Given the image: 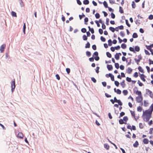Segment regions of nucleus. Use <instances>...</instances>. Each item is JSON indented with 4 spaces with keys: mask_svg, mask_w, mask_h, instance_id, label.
I'll return each instance as SVG.
<instances>
[{
    "mask_svg": "<svg viewBox=\"0 0 153 153\" xmlns=\"http://www.w3.org/2000/svg\"><path fill=\"white\" fill-rule=\"evenodd\" d=\"M151 114L152 113H150L149 111H143L142 117L144 120L146 122H148L151 117Z\"/></svg>",
    "mask_w": 153,
    "mask_h": 153,
    "instance_id": "obj_1",
    "label": "nucleus"
},
{
    "mask_svg": "<svg viewBox=\"0 0 153 153\" xmlns=\"http://www.w3.org/2000/svg\"><path fill=\"white\" fill-rule=\"evenodd\" d=\"M10 84L11 91L12 92H13L16 86L15 80H14L11 81L10 82Z\"/></svg>",
    "mask_w": 153,
    "mask_h": 153,
    "instance_id": "obj_2",
    "label": "nucleus"
},
{
    "mask_svg": "<svg viewBox=\"0 0 153 153\" xmlns=\"http://www.w3.org/2000/svg\"><path fill=\"white\" fill-rule=\"evenodd\" d=\"M143 100L142 96H138L136 97V100L138 103L141 102Z\"/></svg>",
    "mask_w": 153,
    "mask_h": 153,
    "instance_id": "obj_3",
    "label": "nucleus"
},
{
    "mask_svg": "<svg viewBox=\"0 0 153 153\" xmlns=\"http://www.w3.org/2000/svg\"><path fill=\"white\" fill-rule=\"evenodd\" d=\"M146 94L148 95L151 97L152 98L153 97V94L152 92L149 89L146 90Z\"/></svg>",
    "mask_w": 153,
    "mask_h": 153,
    "instance_id": "obj_4",
    "label": "nucleus"
},
{
    "mask_svg": "<svg viewBox=\"0 0 153 153\" xmlns=\"http://www.w3.org/2000/svg\"><path fill=\"white\" fill-rule=\"evenodd\" d=\"M5 46V44H3L1 46L0 48V51L1 53H3L4 52Z\"/></svg>",
    "mask_w": 153,
    "mask_h": 153,
    "instance_id": "obj_5",
    "label": "nucleus"
},
{
    "mask_svg": "<svg viewBox=\"0 0 153 153\" xmlns=\"http://www.w3.org/2000/svg\"><path fill=\"white\" fill-rule=\"evenodd\" d=\"M17 137L20 139H23L24 137V135L22 132H19L18 133Z\"/></svg>",
    "mask_w": 153,
    "mask_h": 153,
    "instance_id": "obj_6",
    "label": "nucleus"
},
{
    "mask_svg": "<svg viewBox=\"0 0 153 153\" xmlns=\"http://www.w3.org/2000/svg\"><path fill=\"white\" fill-rule=\"evenodd\" d=\"M138 59H137L136 58L134 59V60L135 61V62H139L140 60L142 59V57L141 56V55H140L138 56Z\"/></svg>",
    "mask_w": 153,
    "mask_h": 153,
    "instance_id": "obj_7",
    "label": "nucleus"
},
{
    "mask_svg": "<svg viewBox=\"0 0 153 153\" xmlns=\"http://www.w3.org/2000/svg\"><path fill=\"white\" fill-rule=\"evenodd\" d=\"M147 111H149L150 113H152L153 111V104H152L150 107V109L146 110Z\"/></svg>",
    "mask_w": 153,
    "mask_h": 153,
    "instance_id": "obj_8",
    "label": "nucleus"
},
{
    "mask_svg": "<svg viewBox=\"0 0 153 153\" xmlns=\"http://www.w3.org/2000/svg\"><path fill=\"white\" fill-rule=\"evenodd\" d=\"M107 68L109 71L111 70L113 68V67L111 65H107Z\"/></svg>",
    "mask_w": 153,
    "mask_h": 153,
    "instance_id": "obj_9",
    "label": "nucleus"
},
{
    "mask_svg": "<svg viewBox=\"0 0 153 153\" xmlns=\"http://www.w3.org/2000/svg\"><path fill=\"white\" fill-rule=\"evenodd\" d=\"M104 147L107 150H108L109 148V146L107 143L104 144Z\"/></svg>",
    "mask_w": 153,
    "mask_h": 153,
    "instance_id": "obj_10",
    "label": "nucleus"
},
{
    "mask_svg": "<svg viewBox=\"0 0 153 153\" xmlns=\"http://www.w3.org/2000/svg\"><path fill=\"white\" fill-rule=\"evenodd\" d=\"M121 85L123 88H124L125 86V80H123L120 83Z\"/></svg>",
    "mask_w": 153,
    "mask_h": 153,
    "instance_id": "obj_11",
    "label": "nucleus"
},
{
    "mask_svg": "<svg viewBox=\"0 0 153 153\" xmlns=\"http://www.w3.org/2000/svg\"><path fill=\"white\" fill-rule=\"evenodd\" d=\"M127 73L128 74H130L131 72L132 71V69L128 67L127 69Z\"/></svg>",
    "mask_w": 153,
    "mask_h": 153,
    "instance_id": "obj_12",
    "label": "nucleus"
},
{
    "mask_svg": "<svg viewBox=\"0 0 153 153\" xmlns=\"http://www.w3.org/2000/svg\"><path fill=\"white\" fill-rule=\"evenodd\" d=\"M143 142L144 144H147L149 142V140L145 138L143 140Z\"/></svg>",
    "mask_w": 153,
    "mask_h": 153,
    "instance_id": "obj_13",
    "label": "nucleus"
},
{
    "mask_svg": "<svg viewBox=\"0 0 153 153\" xmlns=\"http://www.w3.org/2000/svg\"><path fill=\"white\" fill-rule=\"evenodd\" d=\"M138 145V143L137 141H136L133 145V146L135 147H137Z\"/></svg>",
    "mask_w": 153,
    "mask_h": 153,
    "instance_id": "obj_14",
    "label": "nucleus"
},
{
    "mask_svg": "<svg viewBox=\"0 0 153 153\" xmlns=\"http://www.w3.org/2000/svg\"><path fill=\"white\" fill-rule=\"evenodd\" d=\"M136 94L138 95V96H142L141 93L140 91H137L136 92Z\"/></svg>",
    "mask_w": 153,
    "mask_h": 153,
    "instance_id": "obj_15",
    "label": "nucleus"
},
{
    "mask_svg": "<svg viewBox=\"0 0 153 153\" xmlns=\"http://www.w3.org/2000/svg\"><path fill=\"white\" fill-rule=\"evenodd\" d=\"M123 93L125 96H126L128 94V92L127 90H124L123 91Z\"/></svg>",
    "mask_w": 153,
    "mask_h": 153,
    "instance_id": "obj_16",
    "label": "nucleus"
},
{
    "mask_svg": "<svg viewBox=\"0 0 153 153\" xmlns=\"http://www.w3.org/2000/svg\"><path fill=\"white\" fill-rule=\"evenodd\" d=\"M83 4H88L89 3V1L88 0H84L83 1Z\"/></svg>",
    "mask_w": 153,
    "mask_h": 153,
    "instance_id": "obj_17",
    "label": "nucleus"
},
{
    "mask_svg": "<svg viewBox=\"0 0 153 153\" xmlns=\"http://www.w3.org/2000/svg\"><path fill=\"white\" fill-rule=\"evenodd\" d=\"M25 28H26V25L25 23H24V25L23 26V32L24 34L25 33Z\"/></svg>",
    "mask_w": 153,
    "mask_h": 153,
    "instance_id": "obj_18",
    "label": "nucleus"
},
{
    "mask_svg": "<svg viewBox=\"0 0 153 153\" xmlns=\"http://www.w3.org/2000/svg\"><path fill=\"white\" fill-rule=\"evenodd\" d=\"M115 58L117 60H118L119 59V55L117 53L115 55Z\"/></svg>",
    "mask_w": 153,
    "mask_h": 153,
    "instance_id": "obj_19",
    "label": "nucleus"
},
{
    "mask_svg": "<svg viewBox=\"0 0 153 153\" xmlns=\"http://www.w3.org/2000/svg\"><path fill=\"white\" fill-rule=\"evenodd\" d=\"M132 36L133 38H135L138 37V35L136 33H134L133 34Z\"/></svg>",
    "mask_w": 153,
    "mask_h": 153,
    "instance_id": "obj_20",
    "label": "nucleus"
},
{
    "mask_svg": "<svg viewBox=\"0 0 153 153\" xmlns=\"http://www.w3.org/2000/svg\"><path fill=\"white\" fill-rule=\"evenodd\" d=\"M121 48L123 49H125L126 47V45L125 44H122L121 45Z\"/></svg>",
    "mask_w": 153,
    "mask_h": 153,
    "instance_id": "obj_21",
    "label": "nucleus"
},
{
    "mask_svg": "<svg viewBox=\"0 0 153 153\" xmlns=\"http://www.w3.org/2000/svg\"><path fill=\"white\" fill-rule=\"evenodd\" d=\"M90 47V44L89 42H88L86 44L85 46V48H89Z\"/></svg>",
    "mask_w": 153,
    "mask_h": 153,
    "instance_id": "obj_22",
    "label": "nucleus"
},
{
    "mask_svg": "<svg viewBox=\"0 0 153 153\" xmlns=\"http://www.w3.org/2000/svg\"><path fill=\"white\" fill-rule=\"evenodd\" d=\"M11 14L12 16L16 17V13L14 11H12L11 12Z\"/></svg>",
    "mask_w": 153,
    "mask_h": 153,
    "instance_id": "obj_23",
    "label": "nucleus"
},
{
    "mask_svg": "<svg viewBox=\"0 0 153 153\" xmlns=\"http://www.w3.org/2000/svg\"><path fill=\"white\" fill-rule=\"evenodd\" d=\"M138 69L139 71L142 73L143 72V70L140 66H139L138 68Z\"/></svg>",
    "mask_w": 153,
    "mask_h": 153,
    "instance_id": "obj_24",
    "label": "nucleus"
},
{
    "mask_svg": "<svg viewBox=\"0 0 153 153\" xmlns=\"http://www.w3.org/2000/svg\"><path fill=\"white\" fill-rule=\"evenodd\" d=\"M109 29L113 32H114L115 30V28L112 27H110Z\"/></svg>",
    "mask_w": 153,
    "mask_h": 153,
    "instance_id": "obj_25",
    "label": "nucleus"
},
{
    "mask_svg": "<svg viewBox=\"0 0 153 153\" xmlns=\"http://www.w3.org/2000/svg\"><path fill=\"white\" fill-rule=\"evenodd\" d=\"M135 50L137 52H138L140 51V48L138 46H136L135 48Z\"/></svg>",
    "mask_w": 153,
    "mask_h": 153,
    "instance_id": "obj_26",
    "label": "nucleus"
},
{
    "mask_svg": "<svg viewBox=\"0 0 153 153\" xmlns=\"http://www.w3.org/2000/svg\"><path fill=\"white\" fill-rule=\"evenodd\" d=\"M108 45L109 46H111L112 45V41L111 39H109L108 41Z\"/></svg>",
    "mask_w": 153,
    "mask_h": 153,
    "instance_id": "obj_27",
    "label": "nucleus"
},
{
    "mask_svg": "<svg viewBox=\"0 0 153 153\" xmlns=\"http://www.w3.org/2000/svg\"><path fill=\"white\" fill-rule=\"evenodd\" d=\"M116 93L118 94H121V91L120 89H117Z\"/></svg>",
    "mask_w": 153,
    "mask_h": 153,
    "instance_id": "obj_28",
    "label": "nucleus"
},
{
    "mask_svg": "<svg viewBox=\"0 0 153 153\" xmlns=\"http://www.w3.org/2000/svg\"><path fill=\"white\" fill-rule=\"evenodd\" d=\"M142 108L141 107L139 106L137 108V111L139 112H141L142 111Z\"/></svg>",
    "mask_w": 153,
    "mask_h": 153,
    "instance_id": "obj_29",
    "label": "nucleus"
},
{
    "mask_svg": "<svg viewBox=\"0 0 153 153\" xmlns=\"http://www.w3.org/2000/svg\"><path fill=\"white\" fill-rule=\"evenodd\" d=\"M106 55L107 57L109 58H111V54L108 52H107L106 53Z\"/></svg>",
    "mask_w": 153,
    "mask_h": 153,
    "instance_id": "obj_30",
    "label": "nucleus"
},
{
    "mask_svg": "<svg viewBox=\"0 0 153 153\" xmlns=\"http://www.w3.org/2000/svg\"><path fill=\"white\" fill-rule=\"evenodd\" d=\"M95 16L97 19H99L100 17V15L99 13H97L95 14Z\"/></svg>",
    "mask_w": 153,
    "mask_h": 153,
    "instance_id": "obj_31",
    "label": "nucleus"
},
{
    "mask_svg": "<svg viewBox=\"0 0 153 153\" xmlns=\"http://www.w3.org/2000/svg\"><path fill=\"white\" fill-rule=\"evenodd\" d=\"M103 4L104 5V6L106 8H107V7H108V4H107V2L105 1L103 2Z\"/></svg>",
    "mask_w": 153,
    "mask_h": 153,
    "instance_id": "obj_32",
    "label": "nucleus"
},
{
    "mask_svg": "<svg viewBox=\"0 0 153 153\" xmlns=\"http://www.w3.org/2000/svg\"><path fill=\"white\" fill-rule=\"evenodd\" d=\"M119 12L121 13H123V12L122 8L121 7H119Z\"/></svg>",
    "mask_w": 153,
    "mask_h": 153,
    "instance_id": "obj_33",
    "label": "nucleus"
},
{
    "mask_svg": "<svg viewBox=\"0 0 153 153\" xmlns=\"http://www.w3.org/2000/svg\"><path fill=\"white\" fill-rule=\"evenodd\" d=\"M146 48L149 50H150V51L151 50H152L151 49V47L150 46V45H149V46H148V45H146Z\"/></svg>",
    "mask_w": 153,
    "mask_h": 153,
    "instance_id": "obj_34",
    "label": "nucleus"
},
{
    "mask_svg": "<svg viewBox=\"0 0 153 153\" xmlns=\"http://www.w3.org/2000/svg\"><path fill=\"white\" fill-rule=\"evenodd\" d=\"M100 39H101V40L103 42H104L105 41V38H104V37H103V36H101V37Z\"/></svg>",
    "mask_w": 153,
    "mask_h": 153,
    "instance_id": "obj_35",
    "label": "nucleus"
},
{
    "mask_svg": "<svg viewBox=\"0 0 153 153\" xmlns=\"http://www.w3.org/2000/svg\"><path fill=\"white\" fill-rule=\"evenodd\" d=\"M114 84L117 87L119 86V82L117 81H114Z\"/></svg>",
    "mask_w": 153,
    "mask_h": 153,
    "instance_id": "obj_36",
    "label": "nucleus"
},
{
    "mask_svg": "<svg viewBox=\"0 0 153 153\" xmlns=\"http://www.w3.org/2000/svg\"><path fill=\"white\" fill-rule=\"evenodd\" d=\"M132 8H135V4L134 3V2L133 1L132 2Z\"/></svg>",
    "mask_w": 153,
    "mask_h": 153,
    "instance_id": "obj_37",
    "label": "nucleus"
},
{
    "mask_svg": "<svg viewBox=\"0 0 153 153\" xmlns=\"http://www.w3.org/2000/svg\"><path fill=\"white\" fill-rule=\"evenodd\" d=\"M119 123L121 124H123L124 123V122H123V120L122 119H120L119 120Z\"/></svg>",
    "mask_w": 153,
    "mask_h": 153,
    "instance_id": "obj_38",
    "label": "nucleus"
},
{
    "mask_svg": "<svg viewBox=\"0 0 153 153\" xmlns=\"http://www.w3.org/2000/svg\"><path fill=\"white\" fill-rule=\"evenodd\" d=\"M137 83L139 84V85L140 86H142L143 85V84L139 80H138Z\"/></svg>",
    "mask_w": 153,
    "mask_h": 153,
    "instance_id": "obj_39",
    "label": "nucleus"
},
{
    "mask_svg": "<svg viewBox=\"0 0 153 153\" xmlns=\"http://www.w3.org/2000/svg\"><path fill=\"white\" fill-rule=\"evenodd\" d=\"M86 54L88 56H90L91 55V53L89 51H87L86 52Z\"/></svg>",
    "mask_w": 153,
    "mask_h": 153,
    "instance_id": "obj_40",
    "label": "nucleus"
},
{
    "mask_svg": "<svg viewBox=\"0 0 153 153\" xmlns=\"http://www.w3.org/2000/svg\"><path fill=\"white\" fill-rule=\"evenodd\" d=\"M115 66L116 68L117 69H118L119 68V64L118 63H115Z\"/></svg>",
    "mask_w": 153,
    "mask_h": 153,
    "instance_id": "obj_41",
    "label": "nucleus"
},
{
    "mask_svg": "<svg viewBox=\"0 0 153 153\" xmlns=\"http://www.w3.org/2000/svg\"><path fill=\"white\" fill-rule=\"evenodd\" d=\"M116 102H117L118 104H119V105H122V103L121 102V101L120 100H118Z\"/></svg>",
    "mask_w": 153,
    "mask_h": 153,
    "instance_id": "obj_42",
    "label": "nucleus"
},
{
    "mask_svg": "<svg viewBox=\"0 0 153 153\" xmlns=\"http://www.w3.org/2000/svg\"><path fill=\"white\" fill-rule=\"evenodd\" d=\"M82 38L83 39V40H86L87 39V37L85 35H84L83 36Z\"/></svg>",
    "mask_w": 153,
    "mask_h": 153,
    "instance_id": "obj_43",
    "label": "nucleus"
},
{
    "mask_svg": "<svg viewBox=\"0 0 153 153\" xmlns=\"http://www.w3.org/2000/svg\"><path fill=\"white\" fill-rule=\"evenodd\" d=\"M126 24L128 26V27H130V25L128 23V21L127 20H126Z\"/></svg>",
    "mask_w": 153,
    "mask_h": 153,
    "instance_id": "obj_44",
    "label": "nucleus"
},
{
    "mask_svg": "<svg viewBox=\"0 0 153 153\" xmlns=\"http://www.w3.org/2000/svg\"><path fill=\"white\" fill-rule=\"evenodd\" d=\"M66 71L68 74H69L70 71V70L69 68H66Z\"/></svg>",
    "mask_w": 153,
    "mask_h": 153,
    "instance_id": "obj_45",
    "label": "nucleus"
},
{
    "mask_svg": "<svg viewBox=\"0 0 153 153\" xmlns=\"http://www.w3.org/2000/svg\"><path fill=\"white\" fill-rule=\"evenodd\" d=\"M81 31L83 33H85L86 32V30L85 28H83L81 29Z\"/></svg>",
    "mask_w": 153,
    "mask_h": 153,
    "instance_id": "obj_46",
    "label": "nucleus"
},
{
    "mask_svg": "<svg viewBox=\"0 0 153 153\" xmlns=\"http://www.w3.org/2000/svg\"><path fill=\"white\" fill-rule=\"evenodd\" d=\"M92 81L96 83V80L94 77H92L91 78Z\"/></svg>",
    "mask_w": 153,
    "mask_h": 153,
    "instance_id": "obj_47",
    "label": "nucleus"
},
{
    "mask_svg": "<svg viewBox=\"0 0 153 153\" xmlns=\"http://www.w3.org/2000/svg\"><path fill=\"white\" fill-rule=\"evenodd\" d=\"M99 33L100 34H102L103 33V30L101 29H99Z\"/></svg>",
    "mask_w": 153,
    "mask_h": 153,
    "instance_id": "obj_48",
    "label": "nucleus"
},
{
    "mask_svg": "<svg viewBox=\"0 0 153 153\" xmlns=\"http://www.w3.org/2000/svg\"><path fill=\"white\" fill-rule=\"evenodd\" d=\"M126 80L128 82H130L131 81V78L128 77H126Z\"/></svg>",
    "mask_w": 153,
    "mask_h": 153,
    "instance_id": "obj_49",
    "label": "nucleus"
},
{
    "mask_svg": "<svg viewBox=\"0 0 153 153\" xmlns=\"http://www.w3.org/2000/svg\"><path fill=\"white\" fill-rule=\"evenodd\" d=\"M149 19L150 20H152L153 19V15H150L149 16Z\"/></svg>",
    "mask_w": 153,
    "mask_h": 153,
    "instance_id": "obj_50",
    "label": "nucleus"
},
{
    "mask_svg": "<svg viewBox=\"0 0 153 153\" xmlns=\"http://www.w3.org/2000/svg\"><path fill=\"white\" fill-rule=\"evenodd\" d=\"M128 118L126 116H125L123 118V120L126 121H127L128 120Z\"/></svg>",
    "mask_w": 153,
    "mask_h": 153,
    "instance_id": "obj_51",
    "label": "nucleus"
},
{
    "mask_svg": "<svg viewBox=\"0 0 153 153\" xmlns=\"http://www.w3.org/2000/svg\"><path fill=\"white\" fill-rule=\"evenodd\" d=\"M138 76V74L137 72H135L134 75V76L135 77H137Z\"/></svg>",
    "mask_w": 153,
    "mask_h": 153,
    "instance_id": "obj_52",
    "label": "nucleus"
},
{
    "mask_svg": "<svg viewBox=\"0 0 153 153\" xmlns=\"http://www.w3.org/2000/svg\"><path fill=\"white\" fill-rule=\"evenodd\" d=\"M109 2L111 4L115 3V1L114 0H109Z\"/></svg>",
    "mask_w": 153,
    "mask_h": 153,
    "instance_id": "obj_53",
    "label": "nucleus"
},
{
    "mask_svg": "<svg viewBox=\"0 0 153 153\" xmlns=\"http://www.w3.org/2000/svg\"><path fill=\"white\" fill-rule=\"evenodd\" d=\"M129 49L130 51H132V52H134V48H133L130 47L129 48Z\"/></svg>",
    "mask_w": 153,
    "mask_h": 153,
    "instance_id": "obj_54",
    "label": "nucleus"
},
{
    "mask_svg": "<svg viewBox=\"0 0 153 153\" xmlns=\"http://www.w3.org/2000/svg\"><path fill=\"white\" fill-rule=\"evenodd\" d=\"M153 131V128H151L150 129V130L149 131V133L150 134H152V131Z\"/></svg>",
    "mask_w": 153,
    "mask_h": 153,
    "instance_id": "obj_55",
    "label": "nucleus"
},
{
    "mask_svg": "<svg viewBox=\"0 0 153 153\" xmlns=\"http://www.w3.org/2000/svg\"><path fill=\"white\" fill-rule=\"evenodd\" d=\"M120 35L123 37L125 36V34L123 32L121 31L120 33Z\"/></svg>",
    "mask_w": 153,
    "mask_h": 153,
    "instance_id": "obj_56",
    "label": "nucleus"
},
{
    "mask_svg": "<svg viewBox=\"0 0 153 153\" xmlns=\"http://www.w3.org/2000/svg\"><path fill=\"white\" fill-rule=\"evenodd\" d=\"M111 16L112 18L114 19L115 17V15L113 13H112L111 14Z\"/></svg>",
    "mask_w": 153,
    "mask_h": 153,
    "instance_id": "obj_57",
    "label": "nucleus"
},
{
    "mask_svg": "<svg viewBox=\"0 0 153 153\" xmlns=\"http://www.w3.org/2000/svg\"><path fill=\"white\" fill-rule=\"evenodd\" d=\"M143 76V75L142 74L141 75V76L140 77L141 79L143 81H145V79L144 78Z\"/></svg>",
    "mask_w": 153,
    "mask_h": 153,
    "instance_id": "obj_58",
    "label": "nucleus"
},
{
    "mask_svg": "<svg viewBox=\"0 0 153 153\" xmlns=\"http://www.w3.org/2000/svg\"><path fill=\"white\" fill-rule=\"evenodd\" d=\"M98 55V53L97 52H95L93 54V56H97Z\"/></svg>",
    "mask_w": 153,
    "mask_h": 153,
    "instance_id": "obj_59",
    "label": "nucleus"
},
{
    "mask_svg": "<svg viewBox=\"0 0 153 153\" xmlns=\"http://www.w3.org/2000/svg\"><path fill=\"white\" fill-rule=\"evenodd\" d=\"M56 79H57L58 80H59V79H60V77H59V75H58V74H56Z\"/></svg>",
    "mask_w": 153,
    "mask_h": 153,
    "instance_id": "obj_60",
    "label": "nucleus"
},
{
    "mask_svg": "<svg viewBox=\"0 0 153 153\" xmlns=\"http://www.w3.org/2000/svg\"><path fill=\"white\" fill-rule=\"evenodd\" d=\"M78 4L81 5L82 4V3L79 0H76Z\"/></svg>",
    "mask_w": 153,
    "mask_h": 153,
    "instance_id": "obj_61",
    "label": "nucleus"
},
{
    "mask_svg": "<svg viewBox=\"0 0 153 153\" xmlns=\"http://www.w3.org/2000/svg\"><path fill=\"white\" fill-rule=\"evenodd\" d=\"M124 66H123V65H121L120 66V69H121L122 70H123L124 69Z\"/></svg>",
    "mask_w": 153,
    "mask_h": 153,
    "instance_id": "obj_62",
    "label": "nucleus"
},
{
    "mask_svg": "<svg viewBox=\"0 0 153 153\" xmlns=\"http://www.w3.org/2000/svg\"><path fill=\"white\" fill-rule=\"evenodd\" d=\"M102 84L104 87H105L106 86V83L105 82H102Z\"/></svg>",
    "mask_w": 153,
    "mask_h": 153,
    "instance_id": "obj_63",
    "label": "nucleus"
},
{
    "mask_svg": "<svg viewBox=\"0 0 153 153\" xmlns=\"http://www.w3.org/2000/svg\"><path fill=\"white\" fill-rule=\"evenodd\" d=\"M92 48L94 50H96V46L95 45H94L92 46Z\"/></svg>",
    "mask_w": 153,
    "mask_h": 153,
    "instance_id": "obj_64",
    "label": "nucleus"
}]
</instances>
